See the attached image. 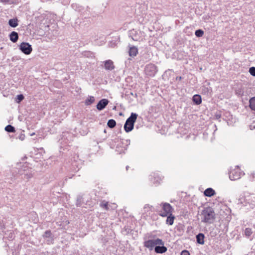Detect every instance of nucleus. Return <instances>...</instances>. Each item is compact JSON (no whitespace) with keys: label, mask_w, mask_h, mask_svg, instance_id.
Wrapping results in <instances>:
<instances>
[{"label":"nucleus","mask_w":255,"mask_h":255,"mask_svg":"<svg viewBox=\"0 0 255 255\" xmlns=\"http://www.w3.org/2000/svg\"><path fill=\"white\" fill-rule=\"evenodd\" d=\"M18 138L20 139L21 140H23L25 138V135L23 133H20V135L18 136Z\"/></svg>","instance_id":"a19ab883"},{"label":"nucleus","mask_w":255,"mask_h":255,"mask_svg":"<svg viewBox=\"0 0 255 255\" xmlns=\"http://www.w3.org/2000/svg\"><path fill=\"white\" fill-rule=\"evenodd\" d=\"M138 53V49L136 47L132 46L130 47L128 50L129 55L131 57L135 56Z\"/></svg>","instance_id":"dca6fc26"},{"label":"nucleus","mask_w":255,"mask_h":255,"mask_svg":"<svg viewBox=\"0 0 255 255\" xmlns=\"http://www.w3.org/2000/svg\"><path fill=\"white\" fill-rule=\"evenodd\" d=\"M24 96L22 94H19L16 96V100L18 103H20L21 101L24 99Z\"/></svg>","instance_id":"72a5a7b5"},{"label":"nucleus","mask_w":255,"mask_h":255,"mask_svg":"<svg viewBox=\"0 0 255 255\" xmlns=\"http://www.w3.org/2000/svg\"><path fill=\"white\" fill-rule=\"evenodd\" d=\"M5 130L8 132H14L15 129L14 127L10 125H8L5 127Z\"/></svg>","instance_id":"bb28decb"},{"label":"nucleus","mask_w":255,"mask_h":255,"mask_svg":"<svg viewBox=\"0 0 255 255\" xmlns=\"http://www.w3.org/2000/svg\"><path fill=\"white\" fill-rule=\"evenodd\" d=\"M195 34L197 37H200L203 35L204 31L202 29H198L195 31Z\"/></svg>","instance_id":"c85d7f7f"},{"label":"nucleus","mask_w":255,"mask_h":255,"mask_svg":"<svg viewBox=\"0 0 255 255\" xmlns=\"http://www.w3.org/2000/svg\"><path fill=\"white\" fill-rule=\"evenodd\" d=\"M71 6L73 9L75 10L80 12L82 9V7L81 6L78 5L77 4H72Z\"/></svg>","instance_id":"7c9ffc66"},{"label":"nucleus","mask_w":255,"mask_h":255,"mask_svg":"<svg viewBox=\"0 0 255 255\" xmlns=\"http://www.w3.org/2000/svg\"><path fill=\"white\" fill-rule=\"evenodd\" d=\"M128 145L125 144L124 142L119 143L116 147V151L119 152L120 154L124 153L125 150L127 149Z\"/></svg>","instance_id":"ddd939ff"},{"label":"nucleus","mask_w":255,"mask_h":255,"mask_svg":"<svg viewBox=\"0 0 255 255\" xmlns=\"http://www.w3.org/2000/svg\"><path fill=\"white\" fill-rule=\"evenodd\" d=\"M33 176V174L31 171H28L25 174L24 177L27 179H29L32 178Z\"/></svg>","instance_id":"473e14b6"},{"label":"nucleus","mask_w":255,"mask_h":255,"mask_svg":"<svg viewBox=\"0 0 255 255\" xmlns=\"http://www.w3.org/2000/svg\"><path fill=\"white\" fill-rule=\"evenodd\" d=\"M216 194V192L214 190H213L211 188H208L206 189L204 192V194L205 196H207L209 197H212Z\"/></svg>","instance_id":"6ab92c4d"},{"label":"nucleus","mask_w":255,"mask_h":255,"mask_svg":"<svg viewBox=\"0 0 255 255\" xmlns=\"http://www.w3.org/2000/svg\"><path fill=\"white\" fill-rule=\"evenodd\" d=\"M104 132H106V129L104 130Z\"/></svg>","instance_id":"de8ad7c7"},{"label":"nucleus","mask_w":255,"mask_h":255,"mask_svg":"<svg viewBox=\"0 0 255 255\" xmlns=\"http://www.w3.org/2000/svg\"><path fill=\"white\" fill-rule=\"evenodd\" d=\"M229 178L231 180H236L241 178L244 175V173L239 168V166H236L234 169H231L229 173Z\"/></svg>","instance_id":"20e7f679"},{"label":"nucleus","mask_w":255,"mask_h":255,"mask_svg":"<svg viewBox=\"0 0 255 255\" xmlns=\"http://www.w3.org/2000/svg\"><path fill=\"white\" fill-rule=\"evenodd\" d=\"M43 238H48L49 240L47 242H52L53 241V238L52 236L51 232L50 230L46 231L43 235Z\"/></svg>","instance_id":"4be33fe9"},{"label":"nucleus","mask_w":255,"mask_h":255,"mask_svg":"<svg viewBox=\"0 0 255 255\" xmlns=\"http://www.w3.org/2000/svg\"><path fill=\"white\" fill-rule=\"evenodd\" d=\"M84 195L83 193H80L77 196L76 205L77 207H81L84 203Z\"/></svg>","instance_id":"4468645a"},{"label":"nucleus","mask_w":255,"mask_h":255,"mask_svg":"<svg viewBox=\"0 0 255 255\" xmlns=\"http://www.w3.org/2000/svg\"><path fill=\"white\" fill-rule=\"evenodd\" d=\"M167 219L166 220V223L169 225H173L174 223V220L175 219V217L172 214H170L166 216Z\"/></svg>","instance_id":"412c9836"},{"label":"nucleus","mask_w":255,"mask_h":255,"mask_svg":"<svg viewBox=\"0 0 255 255\" xmlns=\"http://www.w3.org/2000/svg\"><path fill=\"white\" fill-rule=\"evenodd\" d=\"M157 71V67L155 64L152 63L147 64L144 69L145 74L150 77L154 76Z\"/></svg>","instance_id":"423d86ee"},{"label":"nucleus","mask_w":255,"mask_h":255,"mask_svg":"<svg viewBox=\"0 0 255 255\" xmlns=\"http://www.w3.org/2000/svg\"><path fill=\"white\" fill-rule=\"evenodd\" d=\"M108 203L107 202H106L105 201H103L100 203V206L106 210H108Z\"/></svg>","instance_id":"2f4dec72"},{"label":"nucleus","mask_w":255,"mask_h":255,"mask_svg":"<svg viewBox=\"0 0 255 255\" xmlns=\"http://www.w3.org/2000/svg\"><path fill=\"white\" fill-rule=\"evenodd\" d=\"M181 255H190V253L187 250H183L181 252Z\"/></svg>","instance_id":"ea45409f"},{"label":"nucleus","mask_w":255,"mask_h":255,"mask_svg":"<svg viewBox=\"0 0 255 255\" xmlns=\"http://www.w3.org/2000/svg\"><path fill=\"white\" fill-rule=\"evenodd\" d=\"M249 107L252 111H255V97H252L250 99Z\"/></svg>","instance_id":"393cba45"},{"label":"nucleus","mask_w":255,"mask_h":255,"mask_svg":"<svg viewBox=\"0 0 255 255\" xmlns=\"http://www.w3.org/2000/svg\"><path fill=\"white\" fill-rule=\"evenodd\" d=\"M10 40L13 43H15L18 39V33L15 31L11 32L9 34Z\"/></svg>","instance_id":"a211bd4d"},{"label":"nucleus","mask_w":255,"mask_h":255,"mask_svg":"<svg viewBox=\"0 0 255 255\" xmlns=\"http://www.w3.org/2000/svg\"><path fill=\"white\" fill-rule=\"evenodd\" d=\"M192 101L194 102V103L196 105L200 104L202 102L201 96L199 95H194L193 96Z\"/></svg>","instance_id":"aec40b11"},{"label":"nucleus","mask_w":255,"mask_h":255,"mask_svg":"<svg viewBox=\"0 0 255 255\" xmlns=\"http://www.w3.org/2000/svg\"><path fill=\"white\" fill-rule=\"evenodd\" d=\"M84 55L88 57H92L93 56V53L90 51H85L84 53Z\"/></svg>","instance_id":"4c0bfd02"},{"label":"nucleus","mask_w":255,"mask_h":255,"mask_svg":"<svg viewBox=\"0 0 255 255\" xmlns=\"http://www.w3.org/2000/svg\"><path fill=\"white\" fill-rule=\"evenodd\" d=\"M182 79V77L181 76H177L176 78V80H181Z\"/></svg>","instance_id":"37998d69"},{"label":"nucleus","mask_w":255,"mask_h":255,"mask_svg":"<svg viewBox=\"0 0 255 255\" xmlns=\"http://www.w3.org/2000/svg\"><path fill=\"white\" fill-rule=\"evenodd\" d=\"M138 115L136 113H131L124 125V129L127 132L131 131L134 128V124L136 121Z\"/></svg>","instance_id":"f03ea898"},{"label":"nucleus","mask_w":255,"mask_h":255,"mask_svg":"<svg viewBox=\"0 0 255 255\" xmlns=\"http://www.w3.org/2000/svg\"><path fill=\"white\" fill-rule=\"evenodd\" d=\"M160 206L163 210V211L159 213V215L161 217H165L168 215L171 214L173 209L171 205L167 203H162Z\"/></svg>","instance_id":"39448f33"},{"label":"nucleus","mask_w":255,"mask_h":255,"mask_svg":"<svg viewBox=\"0 0 255 255\" xmlns=\"http://www.w3.org/2000/svg\"><path fill=\"white\" fill-rule=\"evenodd\" d=\"M19 1V0H0V2L4 4H17Z\"/></svg>","instance_id":"5701e85b"},{"label":"nucleus","mask_w":255,"mask_h":255,"mask_svg":"<svg viewBox=\"0 0 255 255\" xmlns=\"http://www.w3.org/2000/svg\"><path fill=\"white\" fill-rule=\"evenodd\" d=\"M201 216L202 222L212 223L215 219V213L211 207H208L204 208L202 211Z\"/></svg>","instance_id":"f257e3e1"},{"label":"nucleus","mask_w":255,"mask_h":255,"mask_svg":"<svg viewBox=\"0 0 255 255\" xmlns=\"http://www.w3.org/2000/svg\"><path fill=\"white\" fill-rule=\"evenodd\" d=\"M197 243L200 245L204 244L205 236L203 233H199L196 236Z\"/></svg>","instance_id":"f3484780"},{"label":"nucleus","mask_w":255,"mask_h":255,"mask_svg":"<svg viewBox=\"0 0 255 255\" xmlns=\"http://www.w3.org/2000/svg\"><path fill=\"white\" fill-rule=\"evenodd\" d=\"M252 230L251 228H246L245 231V235L249 237L252 234Z\"/></svg>","instance_id":"c756f323"},{"label":"nucleus","mask_w":255,"mask_h":255,"mask_svg":"<svg viewBox=\"0 0 255 255\" xmlns=\"http://www.w3.org/2000/svg\"><path fill=\"white\" fill-rule=\"evenodd\" d=\"M128 168H129V166H126V170H128Z\"/></svg>","instance_id":"49530a36"},{"label":"nucleus","mask_w":255,"mask_h":255,"mask_svg":"<svg viewBox=\"0 0 255 255\" xmlns=\"http://www.w3.org/2000/svg\"><path fill=\"white\" fill-rule=\"evenodd\" d=\"M167 248L164 246V245L161 246H156L154 248L155 252L158 254L164 253L167 251Z\"/></svg>","instance_id":"2eb2a0df"},{"label":"nucleus","mask_w":255,"mask_h":255,"mask_svg":"<svg viewBox=\"0 0 255 255\" xmlns=\"http://www.w3.org/2000/svg\"><path fill=\"white\" fill-rule=\"evenodd\" d=\"M164 242L161 239H156L155 240H149L144 242V246L150 250H152L153 248L155 246L163 245Z\"/></svg>","instance_id":"0eeeda50"},{"label":"nucleus","mask_w":255,"mask_h":255,"mask_svg":"<svg viewBox=\"0 0 255 255\" xmlns=\"http://www.w3.org/2000/svg\"><path fill=\"white\" fill-rule=\"evenodd\" d=\"M109 101L107 99H103L99 101L97 105V109L99 111H102L108 105Z\"/></svg>","instance_id":"9b49d317"},{"label":"nucleus","mask_w":255,"mask_h":255,"mask_svg":"<svg viewBox=\"0 0 255 255\" xmlns=\"http://www.w3.org/2000/svg\"><path fill=\"white\" fill-rule=\"evenodd\" d=\"M8 24L12 27H15L18 25V20L17 18L10 19L8 21Z\"/></svg>","instance_id":"b1692460"},{"label":"nucleus","mask_w":255,"mask_h":255,"mask_svg":"<svg viewBox=\"0 0 255 255\" xmlns=\"http://www.w3.org/2000/svg\"><path fill=\"white\" fill-rule=\"evenodd\" d=\"M152 207V206H150L148 204L145 205L144 207V211L148 212V211H150L151 210Z\"/></svg>","instance_id":"e433bc0d"},{"label":"nucleus","mask_w":255,"mask_h":255,"mask_svg":"<svg viewBox=\"0 0 255 255\" xmlns=\"http://www.w3.org/2000/svg\"><path fill=\"white\" fill-rule=\"evenodd\" d=\"M35 134V133L34 132H33L32 133L30 134V136H33V135Z\"/></svg>","instance_id":"a18cd8bd"},{"label":"nucleus","mask_w":255,"mask_h":255,"mask_svg":"<svg viewBox=\"0 0 255 255\" xmlns=\"http://www.w3.org/2000/svg\"><path fill=\"white\" fill-rule=\"evenodd\" d=\"M249 72L250 74L253 76H255V67H252L249 69Z\"/></svg>","instance_id":"c9c22d12"},{"label":"nucleus","mask_w":255,"mask_h":255,"mask_svg":"<svg viewBox=\"0 0 255 255\" xmlns=\"http://www.w3.org/2000/svg\"><path fill=\"white\" fill-rule=\"evenodd\" d=\"M19 49L26 55L30 54L32 51L31 45L27 42H22L19 46Z\"/></svg>","instance_id":"6e6552de"},{"label":"nucleus","mask_w":255,"mask_h":255,"mask_svg":"<svg viewBox=\"0 0 255 255\" xmlns=\"http://www.w3.org/2000/svg\"><path fill=\"white\" fill-rule=\"evenodd\" d=\"M95 101V98L93 96L89 97L85 101V104L86 105H90L93 103H94Z\"/></svg>","instance_id":"cd10ccee"},{"label":"nucleus","mask_w":255,"mask_h":255,"mask_svg":"<svg viewBox=\"0 0 255 255\" xmlns=\"http://www.w3.org/2000/svg\"><path fill=\"white\" fill-rule=\"evenodd\" d=\"M116 125V122L113 119H110L108 121L107 126L111 128H114Z\"/></svg>","instance_id":"a878e982"},{"label":"nucleus","mask_w":255,"mask_h":255,"mask_svg":"<svg viewBox=\"0 0 255 255\" xmlns=\"http://www.w3.org/2000/svg\"><path fill=\"white\" fill-rule=\"evenodd\" d=\"M130 95L133 96H134L135 97H137V94L136 93H135L134 94H133V93L132 92H130Z\"/></svg>","instance_id":"c03bdc74"},{"label":"nucleus","mask_w":255,"mask_h":255,"mask_svg":"<svg viewBox=\"0 0 255 255\" xmlns=\"http://www.w3.org/2000/svg\"><path fill=\"white\" fill-rule=\"evenodd\" d=\"M132 230L128 228V227H125L124 228V231L126 232L127 234L130 233L131 232Z\"/></svg>","instance_id":"58836bf2"},{"label":"nucleus","mask_w":255,"mask_h":255,"mask_svg":"<svg viewBox=\"0 0 255 255\" xmlns=\"http://www.w3.org/2000/svg\"><path fill=\"white\" fill-rule=\"evenodd\" d=\"M215 116H216V118L217 119H220V118H221V115H219V114H216V115H215Z\"/></svg>","instance_id":"79ce46f5"},{"label":"nucleus","mask_w":255,"mask_h":255,"mask_svg":"<svg viewBox=\"0 0 255 255\" xmlns=\"http://www.w3.org/2000/svg\"><path fill=\"white\" fill-rule=\"evenodd\" d=\"M245 201L249 205L251 208H254L255 206V197L254 195L245 196Z\"/></svg>","instance_id":"9d476101"},{"label":"nucleus","mask_w":255,"mask_h":255,"mask_svg":"<svg viewBox=\"0 0 255 255\" xmlns=\"http://www.w3.org/2000/svg\"><path fill=\"white\" fill-rule=\"evenodd\" d=\"M8 236L7 237L9 240H12L13 238H14V234L13 233V231L10 230V231H8Z\"/></svg>","instance_id":"f704fd0d"},{"label":"nucleus","mask_w":255,"mask_h":255,"mask_svg":"<svg viewBox=\"0 0 255 255\" xmlns=\"http://www.w3.org/2000/svg\"><path fill=\"white\" fill-rule=\"evenodd\" d=\"M71 160V164L70 169L75 172L79 171L82 165V160L79 159V155L77 154L74 155Z\"/></svg>","instance_id":"7ed1b4c3"},{"label":"nucleus","mask_w":255,"mask_h":255,"mask_svg":"<svg viewBox=\"0 0 255 255\" xmlns=\"http://www.w3.org/2000/svg\"><path fill=\"white\" fill-rule=\"evenodd\" d=\"M141 32L140 31L132 29L129 31L128 36L134 41H138L141 39Z\"/></svg>","instance_id":"1a4fd4ad"},{"label":"nucleus","mask_w":255,"mask_h":255,"mask_svg":"<svg viewBox=\"0 0 255 255\" xmlns=\"http://www.w3.org/2000/svg\"><path fill=\"white\" fill-rule=\"evenodd\" d=\"M104 68L107 70L111 71L115 68L113 62L111 60H107L103 62Z\"/></svg>","instance_id":"f8f14e48"}]
</instances>
